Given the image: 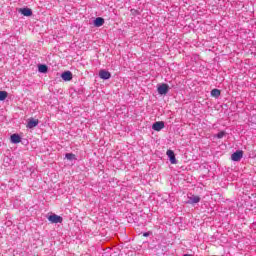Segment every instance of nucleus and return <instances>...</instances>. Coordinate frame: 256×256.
<instances>
[{
  "instance_id": "nucleus-1",
  "label": "nucleus",
  "mask_w": 256,
  "mask_h": 256,
  "mask_svg": "<svg viewBox=\"0 0 256 256\" xmlns=\"http://www.w3.org/2000/svg\"><path fill=\"white\" fill-rule=\"evenodd\" d=\"M157 91L159 95H167L169 93V86L166 83L158 85Z\"/></svg>"
},
{
  "instance_id": "nucleus-2",
  "label": "nucleus",
  "mask_w": 256,
  "mask_h": 256,
  "mask_svg": "<svg viewBox=\"0 0 256 256\" xmlns=\"http://www.w3.org/2000/svg\"><path fill=\"white\" fill-rule=\"evenodd\" d=\"M48 221H50V223H63V217L54 214V215H50L48 217Z\"/></svg>"
},
{
  "instance_id": "nucleus-3",
  "label": "nucleus",
  "mask_w": 256,
  "mask_h": 256,
  "mask_svg": "<svg viewBox=\"0 0 256 256\" xmlns=\"http://www.w3.org/2000/svg\"><path fill=\"white\" fill-rule=\"evenodd\" d=\"M232 161H241L243 159V150H238L231 155Z\"/></svg>"
},
{
  "instance_id": "nucleus-4",
  "label": "nucleus",
  "mask_w": 256,
  "mask_h": 256,
  "mask_svg": "<svg viewBox=\"0 0 256 256\" xmlns=\"http://www.w3.org/2000/svg\"><path fill=\"white\" fill-rule=\"evenodd\" d=\"M37 125H39V120L34 119V118H30L28 120V123H27L26 127H27V129H33V128L37 127Z\"/></svg>"
},
{
  "instance_id": "nucleus-5",
  "label": "nucleus",
  "mask_w": 256,
  "mask_h": 256,
  "mask_svg": "<svg viewBox=\"0 0 256 256\" xmlns=\"http://www.w3.org/2000/svg\"><path fill=\"white\" fill-rule=\"evenodd\" d=\"M18 12L24 15V17H31L33 15V11L30 8H19Z\"/></svg>"
},
{
  "instance_id": "nucleus-6",
  "label": "nucleus",
  "mask_w": 256,
  "mask_h": 256,
  "mask_svg": "<svg viewBox=\"0 0 256 256\" xmlns=\"http://www.w3.org/2000/svg\"><path fill=\"white\" fill-rule=\"evenodd\" d=\"M152 129H153L154 131H161V129H165V122H163V121L155 122V123L152 125Z\"/></svg>"
},
{
  "instance_id": "nucleus-7",
  "label": "nucleus",
  "mask_w": 256,
  "mask_h": 256,
  "mask_svg": "<svg viewBox=\"0 0 256 256\" xmlns=\"http://www.w3.org/2000/svg\"><path fill=\"white\" fill-rule=\"evenodd\" d=\"M166 155L169 157L170 163L172 165H175L177 163V159L175 158V152H173V150H167Z\"/></svg>"
},
{
  "instance_id": "nucleus-8",
  "label": "nucleus",
  "mask_w": 256,
  "mask_h": 256,
  "mask_svg": "<svg viewBox=\"0 0 256 256\" xmlns=\"http://www.w3.org/2000/svg\"><path fill=\"white\" fill-rule=\"evenodd\" d=\"M99 77L100 79H104V80L111 79V73L107 70H100Z\"/></svg>"
},
{
  "instance_id": "nucleus-9",
  "label": "nucleus",
  "mask_w": 256,
  "mask_h": 256,
  "mask_svg": "<svg viewBox=\"0 0 256 256\" xmlns=\"http://www.w3.org/2000/svg\"><path fill=\"white\" fill-rule=\"evenodd\" d=\"M63 81H71L73 79V73L66 71L61 74Z\"/></svg>"
},
{
  "instance_id": "nucleus-10",
  "label": "nucleus",
  "mask_w": 256,
  "mask_h": 256,
  "mask_svg": "<svg viewBox=\"0 0 256 256\" xmlns=\"http://www.w3.org/2000/svg\"><path fill=\"white\" fill-rule=\"evenodd\" d=\"M199 201H201V197L193 195L188 198L187 203L194 205V203H199Z\"/></svg>"
},
{
  "instance_id": "nucleus-11",
  "label": "nucleus",
  "mask_w": 256,
  "mask_h": 256,
  "mask_svg": "<svg viewBox=\"0 0 256 256\" xmlns=\"http://www.w3.org/2000/svg\"><path fill=\"white\" fill-rule=\"evenodd\" d=\"M103 25H105V19H103L102 17H98L94 20L95 27H103Z\"/></svg>"
},
{
  "instance_id": "nucleus-12",
  "label": "nucleus",
  "mask_w": 256,
  "mask_h": 256,
  "mask_svg": "<svg viewBox=\"0 0 256 256\" xmlns=\"http://www.w3.org/2000/svg\"><path fill=\"white\" fill-rule=\"evenodd\" d=\"M10 141H11V143L17 144L21 141V136H19V134H12L10 136Z\"/></svg>"
},
{
  "instance_id": "nucleus-13",
  "label": "nucleus",
  "mask_w": 256,
  "mask_h": 256,
  "mask_svg": "<svg viewBox=\"0 0 256 256\" xmlns=\"http://www.w3.org/2000/svg\"><path fill=\"white\" fill-rule=\"evenodd\" d=\"M211 96L215 97L216 99L221 96V90L219 89H213L211 91Z\"/></svg>"
},
{
  "instance_id": "nucleus-14",
  "label": "nucleus",
  "mask_w": 256,
  "mask_h": 256,
  "mask_svg": "<svg viewBox=\"0 0 256 256\" xmlns=\"http://www.w3.org/2000/svg\"><path fill=\"white\" fill-rule=\"evenodd\" d=\"M47 65H45V64H40L39 66H38V71H39V73H47Z\"/></svg>"
},
{
  "instance_id": "nucleus-15",
  "label": "nucleus",
  "mask_w": 256,
  "mask_h": 256,
  "mask_svg": "<svg viewBox=\"0 0 256 256\" xmlns=\"http://www.w3.org/2000/svg\"><path fill=\"white\" fill-rule=\"evenodd\" d=\"M7 91H0V101H5L7 99Z\"/></svg>"
},
{
  "instance_id": "nucleus-16",
  "label": "nucleus",
  "mask_w": 256,
  "mask_h": 256,
  "mask_svg": "<svg viewBox=\"0 0 256 256\" xmlns=\"http://www.w3.org/2000/svg\"><path fill=\"white\" fill-rule=\"evenodd\" d=\"M66 159H68V161H73V159H75V154L67 153L66 154Z\"/></svg>"
},
{
  "instance_id": "nucleus-17",
  "label": "nucleus",
  "mask_w": 256,
  "mask_h": 256,
  "mask_svg": "<svg viewBox=\"0 0 256 256\" xmlns=\"http://www.w3.org/2000/svg\"><path fill=\"white\" fill-rule=\"evenodd\" d=\"M225 135H227V133L225 131H221L217 134V138L218 139H223L225 137Z\"/></svg>"
},
{
  "instance_id": "nucleus-18",
  "label": "nucleus",
  "mask_w": 256,
  "mask_h": 256,
  "mask_svg": "<svg viewBox=\"0 0 256 256\" xmlns=\"http://www.w3.org/2000/svg\"><path fill=\"white\" fill-rule=\"evenodd\" d=\"M143 237H149V232L144 233Z\"/></svg>"
},
{
  "instance_id": "nucleus-19",
  "label": "nucleus",
  "mask_w": 256,
  "mask_h": 256,
  "mask_svg": "<svg viewBox=\"0 0 256 256\" xmlns=\"http://www.w3.org/2000/svg\"><path fill=\"white\" fill-rule=\"evenodd\" d=\"M183 256H192V255H190V254H184Z\"/></svg>"
}]
</instances>
